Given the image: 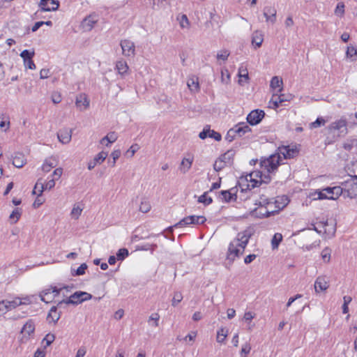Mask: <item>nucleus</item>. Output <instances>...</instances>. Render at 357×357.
I'll return each mask as SVG.
<instances>
[{
    "mask_svg": "<svg viewBox=\"0 0 357 357\" xmlns=\"http://www.w3.org/2000/svg\"><path fill=\"white\" fill-rule=\"evenodd\" d=\"M279 153L271 155L269 158L261 160L260 162L261 170L251 172L249 176L259 177V178H267L269 177L268 174L273 172L280 165L282 160L280 154L283 155L284 159L292 158L296 155L298 151L296 148L290 147L289 146H282L278 148Z\"/></svg>",
    "mask_w": 357,
    "mask_h": 357,
    "instance_id": "obj_1",
    "label": "nucleus"
},
{
    "mask_svg": "<svg viewBox=\"0 0 357 357\" xmlns=\"http://www.w3.org/2000/svg\"><path fill=\"white\" fill-rule=\"evenodd\" d=\"M270 180H241L238 182L240 188V194L238 195V189L236 186L227 190H221L218 192V198L222 202L229 203L236 202L239 197L241 200H245L250 196L252 190L259 188L262 183L268 184Z\"/></svg>",
    "mask_w": 357,
    "mask_h": 357,
    "instance_id": "obj_2",
    "label": "nucleus"
},
{
    "mask_svg": "<svg viewBox=\"0 0 357 357\" xmlns=\"http://www.w3.org/2000/svg\"><path fill=\"white\" fill-rule=\"evenodd\" d=\"M250 234L247 231L238 233L228 246L226 260L231 264L236 258L239 257L244 252V250L248 243Z\"/></svg>",
    "mask_w": 357,
    "mask_h": 357,
    "instance_id": "obj_3",
    "label": "nucleus"
},
{
    "mask_svg": "<svg viewBox=\"0 0 357 357\" xmlns=\"http://www.w3.org/2000/svg\"><path fill=\"white\" fill-rule=\"evenodd\" d=\"M342 193V188L338 186L326 188L322 190H317L310 195L313 200L318 199H335Z\"/></svg>",
    "mask_w": 357,
    "mask_h": 357,
    "instance_id": "obj_4",
    "label": "nucleus"
},
{
    "mask_svg": "<svg viewBox=\"0 0 357 357\" xmlns=\"http://www.w3.org/2000/svg\"><path fill=\"white\" fill-rule=\"evenodd\" d=\"M329 130L334 136L344 137L347 133V121L344 119H340L331 124Z\"/></svg>",
    "mask_w": 357,
    "mask_h": 357,
    "instance_id": "obj_5",
    "label": "nucleus"
},
{
    "mask_svg": "<svg viewBox=\"0 0 357 357\" xmlns=\"http://www.w3.org/2000/svg\"><path fill=\"white\" fill-rule=\"evenodd\" d=\"M270 203L271 202L268 200L267 198H266L264 196H261L258 202L255 204L256 205L260 206L261 208L259 209H255L252 211L253 215L258 218L268 217L271 212L268 211L266 206L270 204Z\"/></svg>",
    "mask_w": 357,
    "mask_h": 357,
    "instance_id": "obj_6",
    "label": "nucleus"
},
{
    "mask_svg": "<svg viewBox=\"0 0 357 357\" xmlns=\"http://www.w3.org/2000/svg\"><path fill=\"white\" fill-rule=\"evenodd\" d=\"M206 221V218L202 215H190L183 218L174 227H181L183 226L194 224V225H202Z\"/></svg>",
    "mask_w": 357,
    "mask_h": 357,
    "instance_id": "obj_7",
    "label": "nucleus"
},
{
    "mask_svg": "<svg viewBox=\"0 0 357 357\" xmlns=\"http://www.w3.org/2000/svg\"><path fill=\"white\" fill-rule=\"evenodd\" d=\"M265 116V112L261 109H255L249 113L247 121L251 126L259 124Z\"/></svg>",
    "mask_w": 357,
    "mask_h": 357,
    "instance_id": "obj_8",
    "label": "nucleus"
},
{
    "mask_svg": "<svg viewBox=\"0 0 357 357\" xmlns=\"http://www.w3.org/2000/svg\"><path fill=\"white\" fill-rule=\"evenodd\" d=\"M120 45L122 49V54L125 56H134L135 54V46L133 42L129 40H122Z\"/></svg>",
    "mask_w": 357,
    "mask_h": 357,
    "instance_id": "obj_9",
    "label": "nucleus"
},
{
    "mask_svg": "<svg viewBox=\"0 0 357 357\" xmlns=\"http://www.w3.org/2000/svg\"><path fill=\"white\" fill-rule=\"evenodd\" d=\"M98 21V17L97 15H89L82 20V27L85 31H89L93 28Z\"/></svg>",
    "mask_w": 357,
    "mask_h": 357,
    "instance_id": "obj_10",
    "label": "nucleus"
},
{
    "mask_svg": "<svg viewBox=\"0 0 357 357\" xmlns=\"http://www.w3.org/2000/svg\"><path fill=\"white\" fill-rule=\"evenodd\" d=\"M79 294L80 291L75 292L66 299H63L62 301L58 302L57 306H59V307H61L63 304L78 305L79 303H82L81 301H81L82 298L81 295Z\"/></svg>",
    "mask_w": 357,
    "mask_h": 357,
    "instance_id": "obj_11",
    "label": "nucleus"
},
{
    "mask_svg": "<svg viewBox=\"0 0 357 357\" xmlns=\"http://www.w3.org/2000/svg\"><path fill=\"white\" fill-rule=\"evenodd\" d=\"M73 130L66 128H62L57 132V137L60 142L63 144H68L72 138Z\"/></svg>",
    "mask_w": 357,
    "mask_h": 357,
    "instance_id": "obj_12",
    "label": "nucleus"
},
{
    "mask_svg": "<svg viewBox=\"0 0 357 357\" xmlns=\"http://www.w3.org/2000/svg\"><path fill=\"white\" fill-rule=\"evenodd\" d=\"M39 6L41 11H52L58 9L59 3L57 0H40Z\"/></svg>",
    "mask_w": 357,
    "mask_h": 357,
    "instance_id": "obj_13",
    "label": "nucleus"
},
{
    "mask_svg": "<svg viewBox=\"0 0 357 357\" xmlns=\"http://www.w3.org/2000/svg\"><path fill=\"white\" fill-rule=\"evenodd\" d=\"M288 100L289 99L285 97L284 94H273L268 102L269 107L276 109L282 105V102Z\"/></svg>",
    "mask_w": 357,
    "mask_h": 357,
    "instance_id": "obj_14",
    "label": "nucleus"
},
{
    "mask_svg": "<svg viewBox=\"0 0 357 357\" xmlns=\"http://www.w3.org/2000/svg\"><path fill=\"white\" fill-rule=\"evenodd\" d=\"M276 9L271 6H267L264 8V15L267 22L275 23L276 20Z\"/></svg>",
    "mask_w": 357,
    "mask_h": 357,
    "instance_id": "obj_15",
    "label": "nucleus"
},
{
    "mask_svg": "<svg viewBox=\"0 0 357 357\" xmlns=\"http://www.w3.org/2000/svg\"><path fill=\"white\" fill-rule=\"evenodd\" d=\"M328 287V281L326 280L325 277L319 276L316 279L314 282V289L317 293L326 290Z\"/></svg>",
    "mask_w": 357,
    "mask_h": 357,
    "instance_id": "obj_16",
    "label": "nucleus"
},
{
    "mask_svg": "<svg viewBox=\"0 0 357 357\" xmlns=\"http://www.w3.org/2000/svg\"><path fill=\"white\" fill-rule=\"evenodd\" d=\"M335 225L333 220H331L330 222L326 221L323 223L324 234L328 238H332L335 236L336 231Z\"/></svg>",
    "mask_w": 357,
    "mask_h": 357,
    "instance_id": "obj_17",
    "label": "nucleus"
},
{
    "mask_svg": "<svg viewBox=\"0 0 357 357\" xmlns=\"http://www.w3.org/2000/svg\"><path fill=\"white\" fill-rule=\"evenodd\" d=\"M58 306H52L47 314V320L56 324L61 317V312L57 311Z\"/></svg>",
    "mask_w": 357,
    "mask_h": 357,
    "instance_id": "obj_18",
    "label": "nucleus"
},
{
    "mask_svg": "<svg viewBox=\"0 0 357 357\" xmlns=\"http://www.w3.org/2000/svg\"><path fill=\"white\" fill-rule=\"evenodd\" d=\"M26 163L24 155L22 153H16L13 159V164L17 168L22 167Z\"/></svg>",
    "mask_w": 357,
    "mask_h": 357,
    "instance_id": "obj_19",
    "label": "nucleus"
},
{
    "mask_svg": "<svg viewBox=\"0 0 357 357\" xmlns=\"http://www.w3.org/2000/svg\"><path fill=\"white\" fill-rule=\"evenodd\" d=\"M234 129L235 131H236V135H238L239 137H241L245 133L251 131L250 126L245 123H238L234 127Z\"/></svg>",
    "mask_w": 357,
    "mask_h": 357,
    "instance_id": "obj_20",
    "label": "nucleus"
},
{
    "mask_svg": "<svg viewBox=\"0 0 357 357\" xmlns=\"http://www.w3.org/2000/svg\"><path fill=\"white\" fill-rule=\"evenodd\" d=\"M57 165V162L54 158H50L45 160L42 170L45 172H49L52 168L55 167Z\"/></svg>",
    "mask_w": 357,
    "mask_h": 357,
    "instance_id": "obj_21",
    "label": "nucleus"
},
{
    "mask_svg": "<svg viewBox=\"0 0 357 357\" xmlns=\"http://www.w3.org/2000/svg\"><path fill=\"white\" fill-rule=\"evenodd\" d=\"M264 40V36L259 31H255L252 36V43L255 45L257 47H261Z\"/></svg>",
    "mask_w": 357,
    "mask_h": 357,
    "instance_id": "obj_22",
    "label": "nucleus"
},
{
    "mask_svg": "<svg viewBox=\"0 0 357 357\" xmlns=\"http://www.w3.org/2000/svg\"><path fill=\"white\" fill-rule=\"evenodd\" d=\"M187 85L189 89L192 92H197L199 89L198 78L195 76L188 78Z\"/></svg>",
    "mask_w": 357,
    "mask_h": 357,
    "instance_id": "obj_23",
    "label": "nucleus"
},
{
    "mask_svg": "<svg viewBox=\"0 0 357 357\" xmlns=\"http://www.w3.org/2000/svg\"><path fill=\"white\" fill-rule=\"evenodd\" d=\"M116 70H117L119 75L124 76L129 69L126 61L121 60L118 61L116 63Z\"/></svg>",
    "mask_w": 357,
    "mask_h": 357,
    "instance_id": "obj_24",
    "label": "nucleus"
},
{
    "mask_svg": "<svg viewBox=\"0 0 357 357\" xmlns=\"http://www.w3.org/2000/svg\"><path fill=\"white\" fill-rule=\"evenodd\" d=\"M235 155V151L233 149L228 150L226 153L220 155V159L223 160V162L226 165H231L232 163L234 157Z\"/></svg>",
    "mask_w": 357,
    "mask_h": 357,
    "instance_id": "obj_25",
    "label": "nucleus"
},
{
    "mask_svg": "<svg viewBox=\"0 0 357 357\" xmlns=\"http://www.w3.org/2000/svg\"><path fill=\"white\" fill-rule=\"evenodd\" d=\"M289 202L287 196L278 197L275 201V204L278 211L283 209Z\"/></svg>",
    "mask_w": 357,
    "mask_h": 357,
    "instance_id": "obj_26",
    "label": "nucleus"
},
{
    "mask_svg": "<svg viewBox=\"0 0 357 357\" xmlns=\"http://www.w3.org/2000/svg\"><path fill=\"white\" fill-rule=\"evenodd\" d=\"M22 214V209L21 208H15L9 216V220L11 224H15L20 218Z\"/></svg>",
    "mask_w": 357,
    "mask_h": 357,
    "instance_id": "obj_27",
    "label": "nucleus"
},
{
    "mask_svg": "<svg viewBox=\"0 0 357 357\" xmlns=\"http://www.w3.org/2000/svg\"><path fill=\"white\" fill-rule=\"evenodd\" d=\"M282 79L278 76H274L271 81L270 86L273 89H278V92L282 90Z\"/></svg>",
    "mask_w": 357,
    "mask_h": 357,
    "instance_id": "obj_28",
    "label": "nucleus"
},
{
    "mask_svg": "<svg viewBox=\"0 0 357 357\" xmlns=\"http://www.w3.org/2000/svg\"><path fill=\"white\" fill-rule=\"evenodd\" d=\"M75 104L77 107L81 108L82 106H84V109H86L89 105V102L85 94H81L77 97Z\"/></svg>",
    "mask_w": 357,
    "mask_h": 357,
    "instance_id": "obj_29",
    "label": "nucleus"
},
{
    "mask_svg": "<svg viewBox=\"0 0 357 357\" xmlns=\"http://www.w3.org/2000/svg\"><path fill=\"white\" fill-rule=\"evenodd\" d=\"M26 301H29V299L24 298V301H22L20 298L17 297L14 298L13 301H8L7 303L9 307V310H11L13 309H15L17 306H20L23 304H26Z\"/></svg>",
    "mask_w": 357,
    "mask_h": 357,
    "instance_id": "obj_30",
    "label": "nucleus"
},
{
    "mask_svg": "<svg viewBox=\"0 0 357 357\" xmlns=\"http://www.w3.org/2000/svg\"><path fill=\"white\" fill-rule=\"evenodd\" d=\"M35 331V324L32 320H29L26 322V324L24 325L22 333L27 334L30 335L32 334Z\"/></svg>",
    "mask_w": 357,
    "mask_h": 357,
    "instance_id": "obj_31",
    "label": "nucleus"
},
{
    "mask_svg": "<svg viewBox=\"0 0 357 357\" xmlns=\"http://www.w3.org/2000/svg\"><path fill=\"white\" fill-rule=\"evenodd\" d=\"M209 191H206L204 192L203 195L199 196L197 199V202L199 203L203 204L204 206H208L213 202L212 197H209L208 195Z\"/></svg>",
    "mask_w": 357,
    "mask_h": 357,
    "instance_id": "obj_32",
    "label": "nucleus"
},
{
    "mask_svg": "<svg viewBox=\"0 0 357 357\" xmlns=\"http://www.w3.org/2000/svg\"><path fill=\"white\" fill-rule=\"evenodd\" d=\"M228 330L225 328H221L217 332V342L223 343L227 337Z\"/></svg>",
    "mask_w": 357,
    "mask_h": 357,
    "instance_id": "obj_33",
    "label": "nucleus"
},
{
    "mask_svg": "<svg viewBox=\"0 0 357 357\" xmlns=\"http://www.w3.org/2000/svg\"><path fill=\"white\" fill-rule=\"evenodd\" d=\"M82 210L83 208L79 204H75L70 213L72 218L75 220L78 219L82 213Z\"/></svg>",
    "mask_w": 357,
    "mask_h": 357,
    "instance_id": "obj_34",
    "label": "nucleus"
},
{
    "mask_svg": "<svg viewBox=\"0 0 357 357\" xmlns=\"http://www.w3.org/2000/svg\"><path fill=\"white\" fill-rule=\"evenodd\" d=\"M117 139V135L114 132H109L105 137L100 140V144H104V141H107L109 144L114 142Z\"/></svg>",
    "mask_w": 357,
    "mask_h": 357,
    "instance_id": "obj_35",
    "label": "nucleus"
},
{
    "mask_svg": "<svg viewBox=\"0 0 357 357\" xmlns=\"http://www.w3.org/2000/svg\"><path fill=\"white\" fill-rule=\"evenodd\" d=\"M192 160L190 158H183L181 162L180 169L185 172L188 171L192 165Z\"/></svg>",
    "mask_w": 357,
    "mask_h": 357,
    "instance_id": "obj_36",
    "label": "nucleus"
},
{
    "mask_svg": "<svg viewBox=\"0 0 357 357\" xmlns=\"http://www.w3.org/2000/svg\"><path fill=\"white\" fill-rule=\"evenodd\" d=\"M45 190L44 183L37 182L33 190V194L40 197L43 192Z\"/></svg>",
    "mask_w": 357,
    "mask_h": 357,
    "instance_id": "obj_37",
    "label": "nucleus"
},
{
    "mask_svg": "<svg viewBox=\"0 0 357 357\" xmlns=\"http://www.w3.org/2000/svg\"><path fill=\"white\" fill-rule=\"evenodd\" d=\"M282 240V236L280 233H276L274 234L272 240H271V245L273 249L278 248L280 243Z\"/></svg>",
    "mask_w": 357,
    "mask_h": 357,
    "instance_id": "obj_38",
    "label": "nucleus"
},
{
    "mask_svg": "<svg viewBox=\"0 0 357 357\" xmlns=\"http://www.w3.org/2000/svg\"><path fill=\"white\" fill-rule=\"evenodd\" d=\"M52 287V293L54 294V297H56L59 296L61 292L63 293V296H66L64 290H68L70 289V286H63L61 288H57L56 287Z\"/></svg>",
    "mask_w": 357,
    "mask_h": 357,
    "instance_id": "obj_39",
    "label": "nucleus"
},
{
    "mask_svg": "<svg viewBox=\"0 0 357 357\" xmlns=\"http://www.w3.org/2000/svg\"><path fill=\"white\" fill-rule=\"evenodd\" d=\"M346 54L348 58H350L352 61H354L356 59L355 57L357 56V50L354 47L350 46L347 47Z\"/></svg>",
    "mask_w": 357,
    "mask_h": 357,
    "instance_id": "obj_40",
    "label": "nucleus"
},
{
    "mask_svg": "<svg viewBox=\"0 0 357 357\" xmlns=\"http://www.w3.org/2000/svg\"><path fill=\"white\" fill-rule=\"evenodd\" d=\"M107 153L101 151L98 155H96L94 159L93 160L96 164H101L107 158Z\"/></svg>",
    "mask_w": 357,
    "mask_h": 357,
    "instance_id": "obj_41",
    "label": "nucleus"
},
{
    "mask_svg": "<svg viewBox=\"0 0 357 357\" xmlns=\"http://www.w3.org/2000/svg\"><path fill=\"white\" fill-rule=\"evenodd\" d=\"M129 255L128 250L126 248L119 249L116 253V258L118 260H123Z\"/></svg>",
    "mask_w": 357,
    "mask_h": 357,
    "instance_id": "obj_42",
    "label": "nucleus"
},
{
    "mask_svg": "<svg viewBox=\"0 0 357 357\" xmlns=\"http://www.w3.org/2000/svg\"><path fill=\"white\" fill-rule=\"evenodd\" d=\"M55 340V335L52 333H48L43 340V343H45V347L50 346Z\"/></svg>",
    "mask_w": 357,
    "mask_h": 357,
    "instance_id": "obj_43",
    "label": "nucleus"
},
{
    "mask_svg": "<svg viewBox=\"0 0 357 357\" xmlns=\"http://www.w3.org/2000/svg\"><path fill=\"white\" fill-rule=\"evenodd\" d=\"M34 51L30 52L28 50H24L20 53V56L23 59L24 61L32 59L34 56Z\"/></svg>",
    "mask_w": 357,
    "mask_h": 357,
    "instance_id": "obj_44",
    "label": "nucleus"
},
{
    "mask_svg": "<svg viewBox=\"0 0 357 357\" xmlns=\"http://www.w3.org/2000/svg\"><path fill=\"white\" fill-rule=\"evenodd\" d=\"M183 299V296L181 292L177 291L174 294V297L172 301V305L173 306H176Z\"/></svg>",
    "mask_w": 357,
    "mask_h": 357,
    "instance_id": "obj_45",
    "label": "nucleus"
},
{
    "mask_svg": "<svg viewBox=\"0 0 357 357\" xmlns=\"http://www.w3.org/2000/svg\"><path fill=\"white\" fill-rule=\"evenodd\" d=\"M8 311H10V310L7 303V300L0 301V316L6 314Z\"/></svg>",
    "mask_w": 357,
    "mask_h": 357,
    "instance_id": "obj_46",
    "label": "nucleus"
},
{
    "mask_svg": "<svg viewBox=\"0 0 357 357\" xmlns=\"http://www.w3.org/2000/svg\"><path fill=\"white\" fill-rule=\"evenodd\" d=\"M344 13V4L343 2H340L337 3L335 9V14L337 16H342Z\"/></svg>",
    "mask_w": 357,
    "mask_h": 357,
    "instance_id": "obj_47",
    "label": "nucleus"
},
{
    "mask_svg": "<svg viewBox=\"0 0 357 357\" xmlns=\"http://www.w3.org/2000/svg\"><path fill=\"white\" fill-rule=\"evenodd\" d=\"M226 165V163L223 162V160H221L220 158H219L218 160H215L213 165V167L216 172H218L222 169Z\"/></svg>",
    "mask_w": 357,
    "mask_h": 357,
    "instance_id": "obj_48",
    "label": "nucleus"
},
{
    "mask_svg": "<svg viewBox=\"0 0 357 357\" xmlns=\"http://www.w3.org/2000/svg\"><path fill=\"white\" fill-rule=\"evenodd\" d=\"M251 350V346L249 343H245L243 344L241 350V357H246V356L250 353Z\"/></svg>",
    "mask_w": 357,
    "mask_h": 357,
    "instance_id": "obj_49",
    "label": "nucleus"
},
{
    "mask_svg": "<svg viewBox=\"0 0 357 357\" xmlns=\"http://www.w3.org/2000/svg\"><path fill=\"white\" fill-rule=\"evenodd\" d=\"M238 75L239 77L245 78V81H248V79H249L248 70H247L246 68H245L243 66H241L238 68Z\"/></svg>",
    "mask_w": 357,
    "mask_h": 357,
    "instance_id": "obj_50",
    "label": "nucleus"
},
{
    "mask_svg": "<svg viewBox=\"0 0 357 357\" xmlns=\"http://www.w3.org/2000/svg\"><path fill=\"white\" fill-rule=\"evenodd\" d=\"M151 209V205L149 202L143 201L139 206V211L142 213H147Z\"/></svg>",
    "mask_w": 357,
    "mask_h": 357,
    "instance_id": "obj_51",
    "label": "nucleus"
},
{
    "mask_svg": "<svg viewBox=\"0 0 357 357\" xmlns=\"http://www.w3.org/2000/svg\"><path fill=\"white\" fill-rule=\"evenodd\" d=\"M321 257L324 261L328 262L331 259V250L326 248L321 252Z\"/></svg>",
    "mask_w": 357,
    "mask_h": 357,
    "instance_id": "obj_52",
    "label": "nucleus"
},
{
    "mask_svg": "<svg viewBox=\"0 0 357 357\" xmlns=\"http://www.w3.org/2000/svg\"><path fill=\"white\" fill-rule=\"evenodd\" d=\"M236 135H237L236 131H235L234 128H232L229 129V131L227 132L225 139L228 142H231L234 139Z\"/></svg>",
    "mask_w": 357,
    "mask_h": 357,
    "instance_id": "obj_53",
    "label": "nucleus"
},
{
    "mask_svg": "<svg viewBox=\"0 0 357 357\" xmlns=\"http://www.w3.org/2000/svg\"><path fill=\"white\" fill-rule=\"evenodd\" d=\"M325 120L322 118H317L315 121L310 123V128H315L324 126L325 124Z\"/></svg>",
    "mask_w": 357,
    "mask_h": 357,
    "instance_id": "obj_54",
    "label": "nucleus"
},
{
    "mask_svg": "<svg viewBox=\"0 0 357 357\" xmlns=\"http://www.w3.org/2000/svg\"><path fill=\"white\" fill-rule=\"evenodd\" d=\"M87 268V265L84 263L81 264L75 271V273H73V275H82L85 273V271Z\"/></svg>",
    "mask_w": 357,
    "mask_h": 357,
    "instance_id": "obj_55",
    "label": "nucleus"
},
{
    "mask_svg": "<svg viewBox=\"0 0 357 357\" xmlns=\"http://www.w3.org/2000/svg\"><path fill=\"white\" fill-rule=\"evenodd\" d=\"M208 137L211 138H213L215 140H216L218 142L220 141L222 139V136L219 132H218L213 130H211L210 128H209Z\"/></svg>",
    "mask_w": 357,
    "mask_h": 357,
    "instance_id": "obj_56",
    "label": "nucleus"
},
{
    "mask_svg": "<svg viewBox=\"0 0 357 357\" xmlns=\"http://www.w3.org/2000/svg\"><path fill=\"white\" fill-rule=\"evenodd\" d=\"M229 56V52L227 50H222L221 52H220L219 53H218L217 59H221L222 61H226Z\"/></svg>",
    "mask_w": 357,
    "mask_h": 357,
    "instance_id": "obj_57",
    "label": "nucleus"
},
{
    "mask_svg": "<svg viewBox=\"0 0 357 357\" xmlns=\"http://www.w3.org/2000/svg\"><path fill=\"white\" fill-rule=\"evenodd\" d=\"M52 287L50 288H48V289H46L43 290L41 292L40 295V300L42 301L45 302V303H48V301L45 298V296H47L48 294L52 293Z\"/></svg>",
    "mask_w": 357,
    "mask_h": 357,
    "instance_id": "obj_58",
    "label": "nucleus"
},
{
    "mask_svg": "<svg viewBox=\"0 0 357 357\" xmlns=\"http://www.w3.org/2000/svg\"><path fill=\"white\" fill-rule=\"evenodd\" d=\"M190 24L189 20L185 15H183L180 20V26L182 28H188Z\"/></svg>",
    "mask_w": 357,
    "mask_h": 357,
    "instance_id": "obj_59",
    "label": "nucleus"
},
{
    "mask_svg": "<svg viewBox=\"0 0 357 357\" xmlns=\"http://www.w3.org/2000/svg\"><path fill=\"white\" fill-rule=\"evenodd\" d=\"M160 319V315L158 313H153L149 318V322L153 321V326L155 327L158 326V321Z\"/></svg>",
    "mask_w": 357,
    "mask_h": 357,
    "instance_id": "obj_60",
    "label": "nucleus"
},
{
    "mask_svg": "<svg viewBox=\"0 0 357 357\" xmlns=\"http://www.w3.org/2000/svg\"><path fill=\"white\" fill-rule=\"evenodd\" d=\"M52 100L54 104H58L61 101V96L59 93L54 92L52 94Z\"/></svg>",
    "mask_w": 357,
    "mask_h": 357,
    "instance_id": "obj_61",
    "label": "nucleus"
},
{
    "mask_svg": "<svg viewBox=\"0 0 357 357\" xmlns=\"http://www.w3.org/2000/svg\"><path fill=\"white\" fill-rule=\"evenodd\" d=\"M79 294L81 295V297H82L81 301H80L82 303L84 302V301H89V300L92 298V295L91 294H89V293L86 292V291H80V294Z\"/></svg>",
    "mask_w": 357,
    "mask_h": 357,
    "instance_id": "obj_62",
    "label": "nucleus"
},
{
    "mask_svg": "<svg viewBox=\"0 0 357 357\" xmlns=\"http://www.w3.org/2000/svg\"><path fill=\"white\" fill-rule=\"evenodd\" d=\"M55 185V180H49L44 183L45 190H50Z\"/></svg>",
    "mask_w": 357,
    "mask_h": 357,
    "instance_id": "obj_63",
    "label": "nucleus"
},
{
    "mask_svg": "<svg viewBox=\"0 0 357 357\" xmlns=\"http://www.w3.org/2000/svg\"><path fill=\"white\" fill-rule=\"evenodd\" d=\"M209 134V128H204L203 130L199 133V137L202 139H206L207 137H208Z\"/></svg>",
    "mask_w": 357,
    "mask_h": 357,
    "instance_id": "obj_64",
    "label": "nucleus"
}]
</instances>
